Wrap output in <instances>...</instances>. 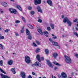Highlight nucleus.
<instances>
[{
    "instance_id": "nucleus-1",
    "label": "nucleus",
    "mask_w": 78,
    "mask_h": 78,
    "mask_svg": "<svg viewBox=\"0 0 78 78\" xmlns=\"http://www.w3.org/2000/svg\"><path fill=\"white\" fill-rule=\"evenodd\" d=\"M64 58H65V61L66 63L68 64H70L72 63V60L70 58V57H69L68 56L66 55L64 56Z\"/></svg>"
},
{
    "instance_id": "nucleus-2",
    "label": "nucleus",
    "mask_w": 78,
    "mask_h": 78,
    "mask_svg": "<svg viewBox=\"0 0 78 78\" xmlns=\"http://www.w3.org/2000/svg\"><path fill=\"white\" fill-rule=\"evenodd\" d=\"M26 33L27 34L28 36V39L30 40H31V39H32V37L31 36L30 32L28 29H27L26 30Z\"/></svg>"
},
{
    "instance_id": "nucleus-3",
    "label": "nucleus",
    "mask_w": 78,
    "mask_h": 78,
    "mask_svg": "<svg viewBox=\"0 0 78 78\" xmlns=\"http://www.w3.org/2000/svg\"><path fill=\"white\" fill-rule=\"evenodd\" d=\"M25 61L26 63H30L31 62V60L30 58L27 55H26L25 57Z\"/></svg>"
},
{
    "instance_id": "nucleus-4",
    "label": "nucleus",
    "mask_w": 78,
    "mask_h": 78,
    "mask_svg": "<svg viewBox=\"0 0 78 78\" xmlns=\"http://www.w3.org/2000/svg\"><path fill=\"white\" fill-rule=\"evenodd\" d=\"M33 66H36V67H41V64L39 63L38 62H36L33 64Z\"/></svg>"
},
{
    "instance_id": "nucleus-5",
    "label": "nucleus",
    "mask_w": 78,
    "mask_h": 78,
    "mask_svg": "<svg viewBox=\"0 0 78 78\" xmlns=\"http://www.w3.org/2000/svg\"><path fill=\"white\" fill-rule=\"evenodd\" d=\"M41 0H34V4L35 5H40L41 4Z\"/></svg>"
},
{
    "instance_id": "nucleus-6",
    "label": "nucleus",
    "mask_w": 78,
    "mask_h": 78,
    "mask_svg": "<svg viewBox=\"0 0 78 78\" xmlns=\"http://www.w3.org/2000/svg\"><path fill=\"white\" fill-rule=\"evenodd\" d=\"M46 2L49 6H52L53 4L52 3V1L51 0H48Z\"/></svg>"
},
{
    "instance_id": "nucleus-7",
    "label": "nucleus",
    "mask_w": 78,
    "mask_h": 78,
    "mask_svg": "<svg viewBox=\"0 0 78 78\" xmlns=\"http://www.w3.org/2000/svg\"><path fill=\"white\" fill-rule=\"evenodd\" d=\"M37 27L38 29V31L39 33H40L41 34V35H43V34H44V33H43L42 30L40 29V27H39V26H37Z\"/></svg>"
},
{
    "instance_id": "nucleus-8",
    "label": "nucleus",
    "mask_w": 78,
    "mask_h": 78,
    "mask_svg": "<svg viewBox=\"0 0 78 78\" xmlns=\"http://www.w3.org/2000/svg\"><path fill=\"white\" fill-rule=\"evenodd\" d=\"M62 78H67V74L64 72L61 73Z\"/></svg>"
},
{
    "instance_id": "nucleus-9",
    "label": "nucleus",
    "mask_w": 78,
    "mask_h": 78,
    "mask_svg": "<svg viewBox=\"0 0 78 78\" xmlns=\"http://www.w3.org/2000/svg\"><path fill=\"white\" fill-rule=\"evenodd\" d=\"M37 9L38 12H41V13H42V9H41V7H40L38 5L37 6Z\"/></svg>"
},
{
    "instance_id": "nucleus-10",
    "label": "nucleus",
    "mask_w": 78,
    "mask_h": 78,
    "mask_svg": "<svg viewBox=\"0 0 78 78\" xmlns=\"http://www.w3.org/2000/svg\"><path fill=\"white\" fill-rule=\"evenodd\" d=\"M46 62H47V64L49 66V67H53V66H52V64H51V62H50V60H48L46 61Z\"/></svg>"
},
{
    "instance_id": "nucleus-11",
    "label": "nucleus",
    "mask_w": 78,
    "mask_h": 78,
    "mask_svg": "<svg viewBox=\"0 0 78 78\" xmlns=\"http://www.w3.org/2000/svg\"><path fill=\"white\" fill-rule=\"evenodd\" d=\"M21 76L22 78H25L26 75L25 73L23 72H22L21 73Z\"/></svg>"
},
{
    "instance_id": "nucleus-12",
    "label": "nucleus",
    "mask_w": 78,
    "mask_h": 78,
    "mask_svg": "<svg viewBox=\"0 0 78 78\" xmlns=\"http://www.w3.org/2000/svg\"><path fill=\"white\" fill-rule=\"evenodd\" d=\"M0 75L2 78H11L10 77L6 75H3L1 73Z\"/></svg>"
},
{
    "instance_id": "nucleus-13",
    "label": "nucleus",
    "mask_w": 78,
    "mask_h": 78,
    "mask_svg": "<svg viewBox=\"0 0 78 78\" xmlns=\"http://www.w3.org/2000/svg\"><path fill=\"white\" fill-rule=\"evenodd\" d=\"M36 58L38 62H41V58H40V55H37Z\"/></svg>"
},
{
    "instance_id": "nucleus-14",
    "label": "nucleus",
    "mask_w": 78,
    "mask_h": 78,
    "mask_svg": "<svg viewBox=\"0 0 78 78\" xmlns=\"http://www.w3.org/2000/svg\"><path fill=\"white\" fill-rule=\"evenodd\" d=\"M13 62V61L11 60H10L8 61V64L9 66H11V65H12V64Z\"/></svg>"
},
{
    "instance_id": "nucleus-15",
    "label": "nucleus",
    "mask_w": 78,
    "mask_h": 78,
    "mask_svg": "<svg viewBox=\"0 0 78 78\" xmlns=\"http://www.w3.org/2000/svg\"><path fill=\"white\" fill-rule=\"evenodd\" d=\"M52 55L53 56L54 58H57V56H58V54L57 53H54L52 54Z\"/></svg>"
},
{
    "instance_id": "nucleus-16",
    "label": "nucleus",
    "mask_w": 78,
    "mask_h": 78,
    "mask_svg": "<svg viewBox=\"0 0 78 78\" xmlns=\"http://www.w3.org/2000/svg\"><path fill=\"white\" fill-rule=\"evenodd\" d=\"M69 20V19L67 17H65L63 20V22L64 23H66V22H67Z\"/></svg>"
},
{
    "instance_id": "nucleus-17",
    "label": "nucleus",
    "mask_w": 78,
    "mask_h": 78,
    "mask_svg": "<svg viewBox=\"0 0 78 78\" xmlns=\"http://www.w3.org/2000/svg\"><path fill=\"white\" fill-rule=\"evenodd\" d=\"M10 12L12 13V14H16L17 12V10L15 9H13V11H10Z\"/></svg>"
},
{
    "instance_id": "nucleus-18",
    "label": "nucleus",
    "mask_w": 78,
    "mask_h": 78,
    "mask_svg": "<svg viewBox=\"0 0 78 78\" xmlns=\"http://www.w3.org/2000/svg\"><path fill=\"white\" fill-rule=\"evenodd\" d=\"M16 8L18 9L20 11H22V8L19 5H16Z\"/></svg>"
},
{
    "instance_id": "nucleus-19",
    "label": "nucleus",
    "mask_w": 78,
    "mask_h": 78,
    "mask_svg": "<svg viewBox=\"0 0 78 78\" xmlns=\"http://www.w3.org/2000/svg\"><path fill=\"white\" fill-rule=\"evenodd\" d=\"M2 5L3 6H5V7H6L8 6V4L6 2H2Z\"/></svg>"
},
{
    "instance_id": "nucleus-20",
    "label": "nucleus",
    "mask_w": 78,
    "mask_h": 78,
    "mask_svg": "<svg viewBox=\"0 0 78 78\" xmlns=\"http://www.w3.org/2000/svg\"><path fill=\"white\" fill-rule=\"evenodd\" d=\"M68 24V26L69 27H71V25H72V22L71 21L68 20V21L67 22Z\"/></svg>"
},
{
    "instance_id": "nucleus-21",
    "label": "nucleus",
    "mask_w": 78,
    "mask_h": 78,
    "mask_svg": "<svg viewBox=\"0 0 78 78\" xmlns=\"http://www.w3.org/2000/svg\"><path fill=\"white\" fill-rule=\"evenodd\" d=\"M44 34L45 36L46 37H48V35H47V34H48V32L47 31L44 32Z\"/></svg>"
},
{
    "instance_id": "nucleus-22",
    "label": "nucleus",
    "mask_w": 78,
    "mask_h": 78,
    "mask_svg": "<svg viewBox=\"0 0 78 78\" xmlns=\"http://www.w3.org/2000/svg\"><path fill=\"white\" fill-rule=\"evenodd\" d=\"M45 51L46 55H48L49 53V50L48 49H45Z\"/></svg>"
},
{
    "instance_id": "nucleus-23",
    "label": "nucleus",
    "mask_w": 78,
    "mask_h": 78,
    "mask_svg": "<svg viewBox=\"0 0 78 78\" xmlns=\"http://www.w3.org/2000/svg\"><path fill=\"white\" fill-rule=\"evenodd\" d=\"M56 62H53L54 64L56 66H61V64H58V63H56Z\"/></svg>"
},
{
    "instance_id": "nucleus-24",
    "label": "nucleus",
    "mask_w": 78,
    "mask_h": 78,
    "mask_svg": "<svg viewBox=\"0 0 78 78\" xmlns=\"http://www.w3.org/2000/svg\"><path fill=\"white\" fill-rule=\"evenodd\" d=\"M27 26L28 27L30 28V29H33L34 28L33 26L30 24H27Z\"/></svg>"
},
{
    "instance_id": "nucleus-25",
    "label": "nucleus",
    "mask_w": 78,
    "mask_h": 78,
    "mask_svg": "<svg viewBox=\"0 0 78 78\" xmlns=\"http://www.w3.org/2000/svg\"><path fill=\"white\" fill-rule=\"evenodd\" d=\"M52 44H53V45H55V46H56V45L58 44V43L56 42H55V41L52 42Z\"/></svg>"
},
{
    "instance_id": "nucleus-26",
    "label": "nucleus",
    "mask_w": 78,
    "mask_h": 78,
    "mask_svg": "<svg viewBox=\"0 0 78 78\" xmlns=\"http://www.w3.org/2000/svg\"><path fill=\"white\" fill-rule=\"evenodd\" d=\"M22 27V28L20 30L21 33H23L24 32V27Z\"/></svg>"
},
{
    "instance_id": "nucleus-27",
    "label": "nucleus",
    "mask_w": 78,
    "mask_h": 78,
    "mask_svg": "<svg viewBox=\"0 0 78 78\" xmlns=\"http://www.w3.org/2000/svg\"><path fill=\"white\" fill-rule=\"evenodd\" d=\"M11 70L12 72L13 73H14V74H15L16 73V71L15 70V69H14V68H12L11 69Z\"/></svg>"
},
{
    "instance_id": "nucleus-28",
    "label": "nucleus",
    "mask_w": 78,
    "mask_h": 78,
    "mask_svg": "<svg viewBox=\"0 0 78 78\" xmlns=\"http://www.w3.org/2000/svg\"><path fill=\"white\" fill-rule=\"evenodd\" d=\"M0 71H1V72L2 73H4V74H5V75L6 74V73H5V72L3 70H2L1 68H0Z\"/></svg>"
},
{
    "instance_id": "nucleus-29",
    "label": "nucleus",
    "mask_w": 78,
    "mask_h": 78,
    "mask_svg": "<svg viewBox=\"0 0 78 78\" xmlns=\"http://www.w3.org/2000/svg\"><path fill=\"white\" fill-rule=\"evenodd\" d=\"M35 42L37 45H40L41 44V43H40V42H39V41L37 40H36Z\"/></svg>"
},
{
    "instance_id": "nucleus-30",
    "label": "nucleus",
    "mask_w": 78,
    "mask_h": 78,
    "mask_svg": "<svg viewBox=\"0 0 78 78\" xmlns=\"http://www.w3.org/2000/svg\"><path fill=\"white\" fill-rule=\"evenodd\" d=\"M22 19L23 21V22H25V23H26V20H25V18H24V17L22 16Z\"/></svg>"
},
{
    "instance_id": "nucleus-31",
    "label": "nucleus",
    "mask_w": 78,
    "mask_h": 78,
    "mask_svg": "<svg viewBox=\"0 0 78 78\" xmlns=\"http://www.w3.org/2000/svg\"><path fill=\"white\" fill-rule=\"evenodd\" d=\"M50 26L52 29H54L55 27H54V25L53 24H51Z\"/></svg>"
},
{
    "instance_id": "nucleus-32",
    "label": "nucleus",
    "mask_w": 78,
    "mask_h": 78,
    "mask_svg": "<svg viewBox=\"0 0 78 78\" xmlns=\"http://www.w3.org/2000/svg\"><path fill=\"white\" fill-rule=\"evenodd\" d=\"M55 47L58 49H60V48H60L59 46L58 45V44L56 45L55 46Z\"/></svg>"
},
{
    "instance_id": "nucleus-33",
    "label": "nucleus",
    "mask_w": 78,
    "mask_h": 78,
    "mask_svg": "<svg viewBox=\"0 0 78 78\" xmlns=\"http://www.w3.org/2000/svg\"><path fill=\"white\" fill-rule=\"evenodd\" d=\"M0 66H3V60H2L0 61Z\"/></svg>"
},
{
    "instance_id": "nucleus-34",
    "label": "nucleus",
    "mask_w": 78,
    "mask_h": 78,
    "mask_svg": "<svg viewBox=\"0 0 78 78\" xmlns=\"http://www.w3.org/2000/svg\"><path fill=\"white\" fill-rule=\"evenodd\" d=\"M39 50H40V49L39 48H37L35 51L36 53H38Z\"/></svg>"
},
{
    "instance_id": "nucleus-35",
    "label": "nucleus",
    "mask_w": 78,
    "mask_h": 78,
    "mask_svg": "<svg viewBox=\"0 0 78 78\" xmlns=\"http://www.w3.org/2000/svg\"><path fill=\"white\" fill-rule=\"evenodd\" d=\"M2 36V34H0V39H4V36Z\"/></svg>"
},
{
    "instance_id": "nucleus-36",
    "label": "nucleus",
    "mask_w": 78,
    "mask_h": 78,
    "mask_svg": "<svg viewBox=\"0 0 78 78\" xmlns=\"http://www.w3.org/2000/svg\"><path fill=\"white\" fill-rule=\"evenodd\" d=\"M74 35H75V36H77V37H78V34L76 33V32H75L74 33Z\"/></svg>"
},
{
    "instance_id": "nucleus-37",
    "label": "nucleus",
    "mask_w": 78,
    "mask_h": 78,
    "mask_svg": "<svg viewBox=\"0 0 78 78\" xmlns=\"http://www.w3.org/2000/svg\"><path fill=\"white\" fill-rule=\"evenodd\" d=\"M10 31V30L9 29H6L5 30V32H6V33H8V31Z\"/></svg>"
},
{
    "instance_id": "nucleus-38",
    "label": "nucleus",
    "mask_w": 78,
    "mask_h": 78,
    "mask_svg": "<svg viewBox=\"0 0 78 78\" xmlns=\"http://www.w3.org/2000/svg\"><path fill=\"white\" fill-rule=\"evenodd\" d=\"M20 21H19V20H16L15 21L16 23H20Z\"/></svg>"
},
{
    "instance_id": "nucleus-39",
    "label": "nucleus",
    "mask_w": 78,
    "mask_h": 78,
    "mask_svg": "<svg viewBox=\"0 0 78 78\" xmlns=\"http://www.w3.org/2000/svg\"><path fill=\"white\" fill-rule=\"evenodd\" d=\"M28 9H29V10H31V9H32V7L31 6H29L28 7Z\"/></svg>"
},
{
    "instance_id": "nucleus-40",
    "label": "nucleus",
    "mask_w": 78,
    "mask_h": 78,
    "mask_svg": "<svg viewBox=\"0 0 78 78\" xmlns=\"http://www.w3.org/2000/svg\"><path fill=\"white\" fill-rule=\"evenodd\" d=\"M0 47H1L2 49H3V45L1 44H0Z\"/></svg>"
},
{
    "instance_id": "nucleus-41",
    "label": "nucleus",
    "mask_w": 78,
    "mask_h": 78,
    "mask_svg": "<svg viewBox=\"0 0 78 78\" xmlns=\"http://www.w3.org/2000/svg\"><path fill=\"white\" fill-rule=\"evenodd\" d=\"M47 30L48 31H50V30H51V29H50V27H48L47 28Z\"/></svg>"
},
{
    "instance_id": "nucleus-42",
    "label": "nucleus",
    "mask_w": 78,
    "mask_h": 78,
    "mask_svg": "<svg viewBox=\"0 0 78 78\" xmlns=\"http://www.w3.org/2000/svg\"><path fill=\"white\" fill-rule=\"evenodd\" d=\"M30 14L32 15H33L34 14V11H31L30 12Z\"/></svg>"
},
{
    "instance_id": "nucleus-43",
    "label": "nucleus",
    "mask_w": 78,
    "mask_h": 78,
    "mask_svg": "<svg viewBox=\"0 0 78 78\" xmlns=\"http://www.w3.org/2000/svg\"><path fill=\"white\" fill-rule=\"evenodd\" d=\"M77 20H78V19H76L73 20V22H77Z\"/></svg>"
},
{
    "instance_id": "nucleus-44",
    "label": "nucleus",
    "mask_w": 78,
    "mask_h": 78,
    "mask_svg": "<svg viewBox=\"0 0 78 78\" xmlns=\"http://www.w3.org/2000/svg\"><path fill=\"white\" fill-rule=\"evenodd\" d=\"M38 22H39V23H42V20L41 19H39L38 20Z\"/></svg>"
},
{
    "instance_id": "nucleus-45",
    "label": "nucleus",
    "mask_w": 78,
    "mask_h": 78,
    "mask_svg": "<svg viewBox=\"0 0 78 78\" xmlns=\"http://www.w3.org/2000/svg\"><path fill=\"white\" fill-rule=\"evenodd\" d=\"M33 44L34 47H36L37 46L36 44H35V43H34V42H33Z\"/></svg>"
},
{
    "instance_id": "nucleus-46",
    "label": "nucleus",
    "mask_w": 78,
    "mask_h": 78,
    "mask_svg": "<svg viewBox=\"0 0 78 78\" xmlns=\"http://www.w3.org/2000/svg\"><path fill=\"white\" fill-rule=\"evenodd\" d=\"M41 61H44V58L43 57H41Z\"/></svg>"
},
{
    "instance_id": "nucleus-47",
    "label": "nucleus",
    "mask_w": 78,
    "mask_h": 78,
    "mask_svg": "<svg viewBox=\"0 0 78 78\" xmlns=\"http://www.w3.org/2000/svg\"><path fill=\"white\" fill-rule=\"evenodd\" d=\"M52 38L54 39H57V37H56V36L53 37Z\"/></svg>"
},
{
    "instance_id": "nucleus-48",
    "label": "nucleus",
    "mask_w": 78,
    "mask_h": 78,
    "mask_svg": "<svg viewBox=\"0 0 78 78\" xmlns=\"http://www.w3.org/2000/svg\"><path fill=\"white\" fill-rule=\"evenodd\" d=\"M62 76L61 74V75L60 74H59L58 75V78H61Z\"/></svg>"
},
{
    "instance_id": "nucleus-49",
    "label": "nucleus",
    "mask_w": 78,
    "mask_h": 78,
    "mask_svg": "<svg viewBox=\"0 0 78 78\" xmlns=\"http://www.w3.org/2000/svg\"><path fill=\"white\" fill-rule=\"evenodd\" d=\"M15 36H19V35L17 33H16L15 34Z\"/></svg>"
},
{
    "instance_id": "nucleus-50",
    "label": "nucleus",
    "mask_w": 78,
    "mask_h": 78,
    "mask_svg": "<svg viewBox=\"0 0 78 78\" xmlns=\"http://www.w3.org/2000/svg\"><path fill=\"white\" fill-rule=\"evenodd\" d=\"M75 56L76 57V58H78V55L77 54H76Z\"/></svg>"
},
{
    "instance_id": "nucleus-51",
    "label": "nucleus",
    "mask_w": 78,
    "mask_h": 78,
    "mask_svg": "<svg viewBox=\"0 0 78 78\" xmlns=\"http://www.w3.org/2000/svg\"><path fill=\"white\" fill-rule=\"evenodd\" d=\"M49 41H50L51 42V38H49Z\"/></svg>"
},
{
    "instance_id": "nucleus-52",
    "label": "nucleus",
    "mask_w": 78,
    "mask_h": 78,
    "mask_svg": "<svg viewBox=\"0 0 78 78\" xmlns=\"http://www.w3.org/2000/svg\"><path fill=\"white\" fill-rule=\"evenodd\" d=\"M32 74L33 75H35V73H34V72H32Z\"/></svg>"
},
{
    "instance_id": "nucleus-53",
    "label": "nucleus",
    "mask_w": 78,
    "mask_h": 78,
    "mask_svg": "<svg viewBox=\"0 0 78 78\" xmlns=\"http://www.w3.org/2000/svg\"><path fill=\"white\" fill-rule=\"evenodd\" d=\"M57 69V67H55L54 68V69L56 70Z\"/></svg>"
},
{
    "instance_id": "nucleus-54",
    "label": "nucleus",
    "mask_w": 78,
    "mask_h": 78,
    "mask_svg": "<svg viewBox=\"0 0 78 78\" xmlns=\"http://www.w3.org/2000/svg\"><path fill=\"white\" fill-rule=\"evenodd\" d=\"M64 17V15H62V19H63Z\"/></svg>"
},
{
    "instance_id": "nucleus-55",
    "label": "nucleus",
    "mask_w": 78,
    "mask_h": 78,
    "mask_svg": "<svg viewBox=\"0 0 78 78\" xmlns=\"http://www.w3.org/2000/svg\"><path fill=\"white\" fill-rule=\"evenodd\" d=\"M12 9V8H10L9 9V11H11Z\"/></svg>"
},
{
    "instance_id": "nucleus-56",
    "label": "nucleus",
    "mask_w": 78,
    "mask_h": 78,
    "mask_svg": "<svg viewBox=\"0 0 78 78\" xmlns=\"http://www.w3.org/2000/svg\"><path fill=\"white\" fill-rule=\"evenodd\" d=\"M69 42H73V40H70V41H69Z\"/></svg>"
},
{
    "instance_id": "nucleus-57",
    "label": "nucleus",
    "mask_w": 78,
    "mask_h": 78,
    "mask_svg": "<svg viewBox=\"0 0 78 78\" xmlns=\"http://www.w3.org/2000/svg\"><path fill=\"white\" fill-rule=\"evenodd\" d=\"M76 31H78V28H77V27H76Z\"/></svg>"
},
{
    "instance_id": "nucleus-58",
    "label": "nucleus",
    "mask_w": 78,
    "mask_h": 78,
    "mask_svg": "<svg viewBox=\"0 0 78 78\" xmlns=\"http://www.w3.org/2000/svg\"><path fill=\"white\" fill-rule=\"evenodd\" d=\"M43 2H44V3H46L45 1H44Z\"/></svg>"
},
{
    "instance_id": "nucleus-59",
    "label": "nucleus",
    "mask_w": 78,
    "mask_h": 78,
    "mask_svg": "<svg viewBox=\"0 0 78 78\" xmlns=\"http://www.w3.org/2000/svg\"><path fill=\"white\" fill-rule=\"evenodd\" d=\"M73 75V72L71 73V75Z\"/></svg>"
},
{
    "instance_id": "nucleus-60",
    "label": "nucleus",
    "mask_w": 78,
    "mask_h": 78,
    "mask_svg": "<svg viewBox=\"0 0 78 78\" xmlns=\"http://www.w3.org/2000/svg\"><path fill=\"white\" fill-rule=\"evenodd\" d=\"M10 1H12V2H14V0H10Z\"/></svg>"
},
{
    "instance_id": "nucleus-61",
    "label": "nucleus",
    "mask_w": 78,
    "mask_h": 78,
    "mask_svg": "<svg viewBox=\"0 0 78 78\" xmlns=\"http://www.w3.org/2000/svg\"><path fill=\"white\" fill-rule=\"evenodd\" d=\"M62 37H64V35H62Z\"/></svg>"
},
{
    "instance_id": "nucleus-62",
    "label": "nucleus",
    "mask_w": 78,
    "mask_h": 78,
    "mask_svg": "<svg viewBox=\"0 0 78 78\" xmlns=\"http://www.w3.org/2000/svg\"><path fill=\"white\" fill-rule=\"evenodd\" d=\"M6 54H8V51H7L6 52Z\"/></svg>"
},
{
    "instance_id": "nucleus-63",
    "label": "nucleus",
    "mask_w": 78,
    "mask_h": 78,
    "mask_svg": "<svg viewBox=\"0 0 78 78\" xmlns=\"http://www.w3.org/2000/svg\"><path fill=\"white\" fill-rule=\"evenodd\" d=\"M54 78H56V76H54Z\"/></svg>"
},
{
    "instance_id": "nucleus-64",
    "label": "nucleus",
    "mask_w": 78,
    "mask_h": 78,
    "mask_svg": "<svg viewBox=\"0 0 78 78\" xmlns=\"http://www.w3.org/2000/svg\"><path fill=\"white\" fill-rule=\"evenodd\" d=\"M43 78H46V77L44 76V77H43Z\"/></svg>"
}]
</instances>
